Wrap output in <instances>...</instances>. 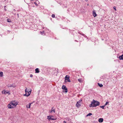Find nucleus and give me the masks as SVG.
I'll return each mask as SVG.
<instances>
[{
    "label": "nucleus",
    "instance_id": "nucleus-17",
    "mask_svg": "<svg viewBox=\"0 0 123 123\" xmlns=\"http://www.w3.org/2000/svg\"><path fill=\"white\" fill-rule=\"evenodd\" d=\"M3 76V72H0V77H2Z\"/></svg>",
    "mask_w": 123,
    "mask_h": 123
},
{
    "label": "nucleus",
    "instance_id": "nucleus-11",
    "mask_svg": "<svg viewBox=\"0 0 123 123\" xmlns=\"http://www.w3.org/2000/svg\"><path fill=\"white\" fill-rule=\"evenodd\" d=\"M32 104V103H30L29 104H27L26 105V107L27 108H30L31 107V105Z\"/></svg>",
    "mask_w": 123,
    "mask_h": 123
},
{
    "label": "nucleus",
    "instance_id": "nucleus-14",
    "mask_svg": "<svg viewBox=\"0 0 123 123\" xmlns=\"http://www.w3.org/2000/svg\"><path fill=\"white\" fill-rule=\"evenodd\" d=\"M93 15L94 17H96L97 15L96 12L94 11H93Z\"/></svg>",
    "mask_w": 123,
    "mask_h": 123
},
{
    "label": "nucleus",
    "instance_id": "nucleus-10",
    "mask_svg": "<svg viewBox=\"0 0 123 123\" xmlns=\"http://www.w3.org/2000/svg\"><path fill=\"white\" fill-rule=\"evenodd\" d=\"M49 112L51 113H55V109L53 108H52L50 111H49Z\"/></svg>",
    "mask_w": 123,
    "mask_h": 123
},
{
    "label": "nucleus",
    "instance_id": "nucleus-9",
    "mask_svg": "<svg viewBox=\"0 0 123 123\" xmlns=\"http://www.w3.org/2000/svg\"><path fill=\"white\" fill-rule=\"evenodd\" d=\"M13 106H12V104H11V103H10V104H9V105H8V108H13L14 107Z\"/></svg>",
    "mask_w": 123,
    "mask_h": 123
},
{
    "label": "nucleus",
    "instance_id": "nucleus-13",
    "mask_svg": "<svg viewBox=\"0 0 123 123\" xmlns=\"http://www.w3.org/2000/svg\"><path fill=\"white\" fill-rule=\"evenodd\" d=\"M98 122L100 123H102L103 122V118H99L98 119Z\"/></svg>",
    "mask_w": 123,
    "mask_h": 123
},
{
    "label": "nucleus",
    "instance_id": "nucleus-22",
    "mask_svg": "<svg viewBox=\"0 0 123 123\" xmlns=\"http://www.w3.org/2000/svg\"><path fill=\"white\" fill-rule=\"evenodd\" d=\"M113 8L115 10V11H116L117 10L116 9V6H114V7Z\"/></svg>",
    "mask_w": 123,
    "mask_h": 123
},
{
    "label": "nucleus",
    "instance_id": "nucleus-16",
    "mask_svg": "<svg viewBox=\"0 0 123 123\" xmlns=\"http://www.w3.org/2000/svg\"><path fill=\"white\" fill-rule=\"evenodd\" d=\"M78 81L80 83H82L83 82V80L81 79L80 78L78 80Z\"/></svg>",
    "mask_w": 123,
    "mask_h": 123
},
{
    "label": "nucleus",
    "instance_id": "nucleus-21",
    "mask_svg": "<svg viewBox=\"0 0 123 123\" xmlns=\"http://www.w3.org/2000/svg\"><path fill=\"white\" fill-rule=\"evenodd\" d=\"M105 106V105L104 106H100V107L102 108V109H104V107Z\"/></svg>",
    "mask_w": 123,
    "mask_h": 123
},
{
    "label": "nucleus",
    "instance_id": "nucleus-5",
    "mask_svg": "<svg viewBox=\"0 0 123 123\" xmlns=\"http://www.w3.org/2000/svg\"><path fill=\"white\" fill-rule=\"evenodd\" d=\"M69 76L68 75H66L65 78V82H70V80H69Z\"/></svg>",
    "mask_w": 123,
    "mask_h": 123
},
{
    "label": "nucleus",
    "instance_id": "nucleus-15",
    "mask_svg": "<svg viewBox=\"0 0 123 123\" xmlns=\"http://www.w3.org/2000/svg\"><path fill=\"white\" fill-rule=\"evenodd\" d=\"M35 73H38L39 72V71L38 68H37L35 70Z\"/></svg>",
    "mask_w": 123,
    "mask_h": 123
},
{
    "label": "nucleus",
    "instance_id": "nucleus-23",
    "mask_svg": "<svg viewBox=\"0 0 123 123\" xmlns=\"http://www.w3.org/2000/svg\"><path fill=\"white\" fill-rule=\"evenodd\" d=\"M108 104H109V102H106V103L105 104V105H107Z\"/></svg>",
    "mask_w": 123,
    "mask_h": 123
},
{
    "label": "nucleus",
    "instance_id": "nucleus-8",
    "mask_svg": "<svg viewBox=\"0 0 123 123\" xmlns=\"http://www.w3.org/2000/svg\"><path fill=\"white\" fill-rule=\"evenodd\" d=\"M62 88V89L65 90V92H67V89L65 86L64 85H63Z\"/></svg>",
    "mask_w": 123,
    "mask_h": 123
},
{
    "label": "nucleus",
    "instance_id": "nucleus-6",
    "mask_svg": "<svg viewBox=\"0 0 123 123\" xmlns=\"http://www.w3.org/2000/svg\"><path fill=\"white\" fill-rule=\"evenodd\" d=\"M81 101L82 100L80 99L77 102L76 105V106L78 108H79V107L80 106Z\"/></svg>",
    "mask_w": 123,
    "mask_h": 123
},
{
    "label": "nucleus",
    "instance_id": "nucleus-28",
    "mask_svg": "<svg viewBox=\"0 0 123 123\" xmlns=\"http://www.w3.org/2000/svg\"><path fill=\"white\" fill-rule=\"evenodd\" d=\"M7 21L8 22H10V21H9L8 19H7Z\"/></svg>",
    "mask_w": 123,
    "mask_h": 123
},
{
    "label": "nucleus",
    "instance_id": "nucleus-1",
    "mask_svg": "<svg viewBox=\"0 0 123 123\" xmlns=\"http://www.w3.org/2000/svg\"><path fill=\"white\" fill-rule=\"evenodd\" d=\"M100 104L99 102L96 101H95L93 99V101L92 102V103L90 105L89 107H96L98 106Z\"/></svg>",
    "mask_w": 123,
    "mask_h": 123
},
{
    "label": "nucleus",
    "instance_id": "nucleus-7",
    "mask_svg": "<svg viewBox=\"0 0 123 123\" xmlns=\"http://www.w3.org/2000/svg\"><path fill=\"white\" fill-rule=\"evenodd\" d=\"M2 94H7L9 95L10 94V93L8 91H6L5 90H4L2 91Z\"/></svg>",
    "mask_w": 123,
    "mask_h": 123
},
{
    "label": "nucleus",
    "instance_id": "nucleus-12",
    "mask_svg": "<svg viewBox=\"0 0 123 123\" xmlns=\"http://www.w3.org/2000/svg\"><path fill=\"white\" fill-rule=\"evenodd\" d=\"M15 87V86L13 85H8V87Z\"/></svg>",
    "mask_w": 123,
    "mask_h": 123
},
{
    "label": "nucleus",
    "instance_id": "nucleus-18",
    "mask_svg": "<svg viewBox=\"0 0 123 123\" xmlns=\"http://www.w3.org/2000/svg\"><path fill=\"white\" fill-rule=\"evenodd\" d=\"M92 115V114L91 113H89L87 115V116H90Z\"/></svg>",
    "mask_w": 123,
    "mask_h": 123
},
{
    "label": "nucleus",
    "instance_id": "nucleus-3",
    "mask_svg": "<svg viewBox=\"0 0 123 123\" xmlns=\"http://www.w3.org/2000/svg\"><path fill=\"white\" fill-rule=\"evenodd\" d=\"M54 117L52 115H49L47 117V118L49 120H55L56 119V118H54Z\"/></svg>",
    "mask_w": 123,
    "mask_h": 123
},
{
    "label": "nucleus",
    "instance_id": "nucleus-25",
    "mask_svg": "<svg viewBox=\"0 0 123 123\" xmlns=\"http://www.w3.org/2000/svg\"><path fill=\"white\" fill-rule=\"evenodd\" d=\"M44 31H43L42 32H40L42 34H43L44 33Z\"/></svg>",
    "mask_w": 123,
    "mask_h": 123
},
{
    "label": "nucleus",
    "instance_id": "nucleus-2",
    "mask_svg": "<svg viewBox=\"0 0 123 123\" xmlns=\"http://www.w3.org/2000/svg\"><path fill=\"white\" fill-rule=\"evenodd\" d=\"M31 89H30V90H28L26 89L25 90V93L24 95V96H27L28 97L29 96L31 92Z\"/></svg>",
    "mask_w": 123,
    "mask_h": 123
},
{
    "label": "nucleus",
    "instance_id": "nucleus-20",
    "mask_svg": "<svg viewBox=\"0 0 123 123\" xmlns=\"http://www.w3.org/2000/svg\"><path fill=\"white\" fill-rule=\"evenodd\" d=\"M51 16L52 18H54L55 17V15L54 14H53Z\"/></svg>",
    "mask_w": 123,
    "mask_h": 123
},
{
    "label": "nucleus",
    "instance_id": "nucleus-4",
    "mask_svg": "<svg viewBox=\"0 0 123 123\" xmlns=\"http://www.w3.org/2000/svg\"><path fill=\"white\" fill-rule=\"evenodd\" d=\"M11 104H12L14 108L18 104V102L15 100L11 102Z\"/></svg>",
    "mask_w": 123,
    "mask_h": 123
},
{
    "label": "nucleus",
    "instance_id": "nucleus-24",
    "mask_svg": "<svg viewBox=\"0 0 123 123\" xmlns=\"http://www.w3.org/2000/svg\"><path fill=\"white\" fill-rule=\"evenodd\" d=\"M34 3L36 6H37L38 5H37V4L36 2H34Z\"/></svg>",
    "mask_w": 123,
    "mask_h": 123
},
{
    "label": "nucleus",
    "instance_id": "nucleus-26",
    "mask_svg": "<svg viewBox=\"0 0 123 123\" xmlns=\"http://www.w3.org/2000/svg\"><path fill=\"white\" fill-rule=\"evenodd\" d=\"M30 77H33V75L32 74H31L30 75Z\"/></svg>",
    "mask_w": 123,
    "mask_h": 123
},
{
    "label": "nucleus",
    "instance_id": "nucleus-27",
    "mask_svg": "<svg viewBox=\"0 0 123 123\" xmlns=\"http://www.w3.org/2000/svg\"><path fill=\"white\" fill-rule=\"evenodd\" d=\"M63 123H67L65 121H63Z\"/></svg>",
    "mask_w": 123,
    "mask_h": 123
},
{
    "label": "nucleus",
    "instance_id": "nucleus-19",
    "mask_svg": "<svg viewBox=\"0 0 123 123\" xmlns=\"http://www.w3.org/2000/svg\"><path fill=\"white\" fill-rule=\"evenodd\" d=\"M98 85L100 87H101L103 86V85L102 84H98Z\"/></svg>",
    "mask_w": 123,
    "mask_h": 123
}]
</instances>
